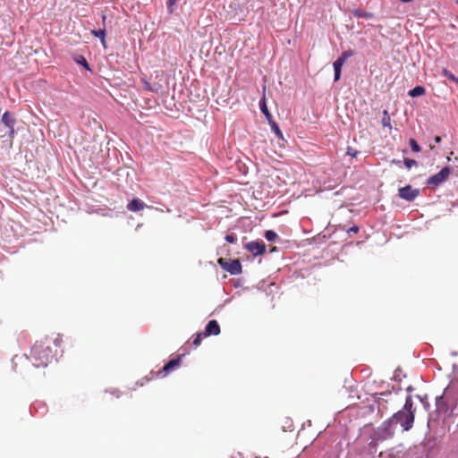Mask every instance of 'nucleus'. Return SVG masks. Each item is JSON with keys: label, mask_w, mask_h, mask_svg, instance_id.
<instances>
[{"label": "nucleus", "mask_w": 458, "mask_h": 458, "mask_svg": "<svg viewBox=\"0 0 458 458\" xmlns=\"http://www.w3.org/2000/svg\"><path fill=\"white\" fill-rule=\"evenodd\" d=\"M76 62L79 64H81L82 66H84L87 70H90L89 64H88L87 60L85 59V57L81 55V56H79V58L76 59Z\"/></svg>", "instance_id": "25"}, {"label": "nucleus", "mask_w": 458, "mask_h": 458, "mask_svg": "<svg viewBox=\"0 0 458 458\" xmlns=\"http://www.w3.org/2000/svg\"><path fill=\"white\" fill-rule=\"evenodd\" d=\"M381 123H382V125L384 127H387L390 130L392 129L391 117H390L389 113L387 112V110H384L383 111V118H382Z\"/></svg>", "instance_id": "17"}, {"label": "nucleus", "mask_w": 458, "mask_h": 458, "mask_svg": "<svg viewBox=\"0 0 458 458\" xmlns=\"http://www.w3.org/2000/svg\"><path fill=\"white\" fill-rule=\"evenodd\" d=\"M204 337H205V336H204V333H199V334H197V335H196V336H195V338L193 339L192 344H193L195 347H198V346L200 344V343H201V341H202V339H203Z\"/></svg>", "instance_id": "23"}, {"label": "nucleus", "mask_w": 458, "mask_h": 458, "mask_svg": "<svg viewBox=\"0 0 458 458\" xmlns=\"http://www.w3.org/2000/svg\"><path fill=\"white\" fill-rule=\"evenodd\" d=\"M399 1H400V2H402V3H410V2H411L412 0H399Z\"/></svg>", "instance_id": "33"}, {"label": "nucleus", "mask_w": 458, "mask_h": 458, "mask_svg": "<svg viewBox=\"0 0 458 458\" xmlns=\"http://www.w3.org/2000/svg\"><path fill=\"white\" fill-rule=\"evenodd\" d=\"M1 122L4 125H5L9 129V136L13 137L14 135V124H15V119L13 115L9 112L5 111L4 114L2 115Z\"/></svg>", "instance_id": "9"}, {"label": "nucleus", "mask_w": 458, "mask_h": 458, "mask_svg": "<svg viewBox=\"0 0 458 458\" xmlns=\"http://www.w3.org/2000/svg\"><path fill=\"white\" fill-rule=\"evenodd\" d=\"M403 164H404V165L406 166L407 169H411L412 166L418 165V163H417L416 160L410 159V158H404L403 159Z\"/></svg>", "instance_id": "21"}, {"label": "nucleus", "mask_w": 458, "mask_h": 458, "mask_svg": "<svg viewBox=\"0 0 458 458\" xmlns=\"http://www.w3.org/2000/svg\"><path fill=\"white\" fill-rule=\"evenodd\" d=\"M426 93V89L423 86H416L409 91V96L412 98L423 96Z\"/></svg>", "instance_id": "14"}, {"label": "nucleus", "mask_w": 458, "mask_h": 458, "mask_svg": "<svg viewBox=\"0 0 458 458\" xmlns=\"http://www.w3.org/2000/svg\"><path fill=\"white\" fill-rule=\"evenodd\" d=\"M145 207H146V204L139 199H133L131 201H130L127 204L128 210L132 211V212H137V211L142 210V209H144Z\"/></svg>", "instance_id": "11"}, {"label": "nucleus", "mask_w": 458, "mask_h": 458, "mask_svg": "<svg viewBox=\"0 0 458 458\" xmlns=\"http://www.w3.org/2000/svg\"><path fill=\"white\" fill-rule=\"evenodd\" d=\"M268 122H269V124L271 125L272 131L276 133V135L278 138H283V133H282L279 126L277 125V123L271 120H269Z\"/></svg>", "instance_id": "18"}, {"label": "nucleus", "mask_w": 458, "mask_h": 458, "mask_svg": "<svg viewBox=\"0 0 458 458\" xmlns=\"http://www.w3.org/2000/svg\"><path fill=\"white\" fill-rule=\"evenodd\" d=\"M352 13L356 18H365V19H372L375 17V14L373 13L362 11L360 9H353L352 11Z\"/></svg>", "instance_id": "13"}, {"label": "nucleus", "mask_w": 458, "mask_h": 458, "mask_svg": "<svg viewBox=\"0 0 458 458\" xmlns=\"http://www.w3.org/2000/svg\"><path fill=\"white\" fill-rule=\"evenodd\" d=\"M434 140H435V142H436V143H440V142H441V140H442V139H441V137H440V136H436V137L434 138Z\"/></svg>", "instance_id": "30"}, {"label": "nucleus", "mask_w": 458, "mask_h": 458, "mask_svg": "<svg viewBox=\"0 0 458 458\" xmlns=\"http://www.w3.org/2000/svg\"><path fill=\"white\" fill-rule=\"evenodd\" d=\"M245 248L254 256L262 255L266 251V245L262 241L250 242L246 244Z\"/></svg>", "instance_id": "8"}, {"label": "nucleus", "mask_w": 458, "mask_h": 458, "mask_svg": "<svg viewBox=\"0 0 458 458\" xmlns=\"http://www.w3.org/2000/svg\"><path fill=\"white\" fill-rule=\"evenodd\" d=\"M409 143H410V146L413 152L420 151V147L419 146L418 142L414 139H410Z\"/></svg>", "instance_id": "24"}, {"label": "nucleus", "mask_w": 458, "mask_h": 458, "mask_svg": "<svg viewBox=\"0 0 458 458\" xmlns=\"http://www.w3.org/2000/svg\"><path fill=\"white\" fill-rule=\"evenodd\" d=\"M420 194L418 189H412L411 185H406L399 189L398 195L401 199L407 201L414 200Z\"/></svg>", "instance_id": "7"}, {"label": "nucleus", "mask_w": 458, "mask_h": 458, "mask_svg": "<svg viewBox=\"0 0 458 458\" xmlns=\"http://www.w3.org/2000/svg\"><path fill=\"white\" fill-rule=\"evenodd\" d=\"M354 55V51L352 49L346 50L342 53L341 56H339L340 59H342L344 62H345L349 57L352 56Z\"/></svg>", "instance_id": "22"}, {"label": "nucleus", "mask_w": 458, "mask_h": 458, "mask_svg": "<svg viewBox=\"0 0 458 458\" xmlns=\"http://www.w3.org/2000/svg\"><path fill=\"white\" fill-rule=\"evenodd\" d=\"M225 240H226V242H230V243H233V242H235L236 238H235V236H234V235H233V234H227V235L225 236Z\"/></svg>", "instance_id": "28"}, {"label": "nucleus", "mask_w": 458, "mask_h": 458, "mask_svg": "<svg viewBox=\"0 0 458 458\" xmlns=\"http://www.w3.org/2000/svg\"><path fill=\"white\" fill-rule=\"evenodd\" d=\"M360 228L357 225H354L347 230L348 233H357Z\"/></svg>", "instance_id": "29"}, {"label": "nucleus", "mask_w": 458, "mask_h": 458, "mask_svg": "<svg viewBox=\"0 0 458 458\" xmlns=\"http://www.w3.org/2000/svg\"><path fill=\"white\" fill-rule=\"evenodd\" d=\"M181 361V357L178 356L175 359L170 360L160 370L157 372H150L151 377H148V380H151L154 377H165L171 370L174 369L175 368L179 367Z\"/></svg>", "instance_id": "5"}, {"label": "nucleus", "mask_w": 458, "mask_h": 458, "mask_svg": "<svg viewBox=\"0 0 458 458\" xmlns=\"http://www.w3.org/2000/svg\"><path fill=\"white\" fill-rule=\"evenodd\" d=\"M347 155L352 157H356L357 155L359 154V151L356 150L355 148H352V147H348L347 148Z\"/></svg>", "instance_id": "26"}, {"label": "nucleus", "mask_w": 458, "mask_h": 458, "mask_svg": "<svg viewBox=\"0 0 458 458\" xmlns=\"http://www.w3.org/2000/svg\"><path fill=\"white\" fill-rule=\"evenodd\" d=\"M91 34H93L95 37L98 38L101 40L102 45L106 47V30L100 29V30H91Z\"/></svg>", "instance_id": "16"}, {"label": "nucleus", "mask_w": 458, "mask_h": 458, "mask_svg": "<svg viewBox=\"0 0 458 458\" xmlns=\"http://www.w3.org/2000/svg\"><path fill=\"white\" fill-rule=\"evenodd\" d=\"M455 160L458 162V156L455 157Z\"/></svg>", "instance_id": "34"}, {"label": "nucleus", "mask_w": 458, "mask_h": 458, "mask_svg": "<svg viewBox=\"0 0 458 458\" xmlns=\"http://www.w3.org/2000/svg\"><path fill=\"white\" fill-rule=\"evenodd\" d=\"M203 333L204 336L207 337L210 335H218L220 334V326L216 320H210L207 324L205 331Z\"/></svg>", "instance_id": "10"}, {"label": "nucleus", "mask_w": 458, "mask_h": 458, "mask_svg": "<svg viewBox=\"0 0 458 458\" xmlns=\"http://www.w3.org/2000/svg\"><path fill=\"white\" fill-rule=\"evenodd\" d=\"M389 420L385 422L381 428L375 432L374 440L369 444L371 446H376L377 441H383L394 436V431L391 428Z\"/></svg>", "instance_id": "3"}, {"label": "nucleus", "mask_w": 458, "mask_h": 458, "mask_svg": "<svg viewBox=\"0 0 458 458\" xmlns=\"http://www.w3.org/2000/svg\"><path fill=\"white\" fill-rule=\"evenodd\" d=\"M259 107H260V110L261 112L265 114V116L267 118V120H271L272 118V115L271 114L269 113L268 111V108L267 106V103H266V98L265 96H263V98L260 99L259 101Z\"/></svg>", "instance_id": "15"}, {"label": "nucleus", "mask_w": 458, "mask_h": 458, "mask_svg": "<svg viewBox=\"0 0 458 458\" xmlns=\"http://www.w3.org/2000/svg\"><path fill=\"white\" fill-rule=\"evenodd\" d=\"M31 356L37 367H46L52 360V349L44 342H36L31 348Z\"/></svg>", "instance_id": "2"}, {"label": "nucleus", "mask_w": 458, "mask_h": 458, "mask_svg": "<svg viewBox=\"0 0 458 458\" xmlns=\"http://www.w3.org/2000/svg\"><path fill=\"white\" fill-rule=\"evenodd\" d=\"M345 62H344L339 57L334 62V70H335V81H337L341 77V70Z\"/></svg>", "instance_id": "12"}, {"label": "nucleus", "mask_w": 458, "mask_h": 458, "mask_svg": "<svg viewBox=\"0 0 458 458\" xmlns=\"http://www.w3.org/2000/svg\"><path fill=\"white\" fill-rule=\"evenodd\" d=\"M392 163H393V164H395V165H400L401 161H400V160L394 159V160H392Z\"/></svg>", "instance_id": "31"}, {"label": "nucleus", "mask_w": 458, "mask_h": 458, "mask_svg": "<svg viewBox=\"0 0 458 458\" xmlns=\"http://www.w3.org/2000/svg\"><path fill=\"white\" fill-rule=\"evenodd\" d=\"M412 406L413 403L411 396H407L403 410L394 413L389 420V423H400L405 431L411 429L414 422V410H412Z\"/></svg>", "instance_id": "1"}, {"label": "nucleus", "mask_w": 458, "mask_h": 458, "mask_svg": "<svg viewBox=\"0 0 458 458\" xmlns=\"http://www.w3.org/2000/svg\"><path fill=\"white\" fill-rule=\"evenodd\" d=\"M456 4H458V0L456 1Z\"/></svg>", "instance_id": "35"}, {"label": "nucleus", "mask_w": 458, "mask_h": 458, "mask_svg": "<svg viewBox=\"0 0 458 458\" xmlns=\"http://www.w3.org/2000/svg\"><path fill=\"white\" fill-rule=\"evenodd\" d=\"M265 238L268 242H273V241H275L277 238V233L276 232L272 231V230H267L265 233Z\"/></svg>", "instance_id": "20"}, {"label": "nucleus", "mask_w": 458, "mask_h": 458, "mask_svg": "<svg viewBox=\"0 0 458 458\" xmlns=\"http://www.w3.org/2000/svg\"><path fill=\"white\" fill-rule=\"evenodd\" d=\"M442 74L445 77H447L448 79L453 81L454 82L458 83V78L454 74H453L451 72H449L447 69H445V68L443 69Z\"/></svg>", "instance_id": "19"}, {"label": "nucleus", "mask_w": 458, "mask_h": 458, "mask_svg": "<svg viewBox=\"0 0 458 458\" xmlns=\"http://www.w3.org/2000/svg\"><path fill=\"white\" fill-rule=\"evenodd\" d=\"M451 174V170L448 167H444L438 172L437 174L430 176L427 180L428 185H433L435 187L440 185L443 183L447 178L449 177Z\"/></svg>", "instance_id": "6"}, {"label": "nucleus", "mask_w": 458, "mask_h": 458, "mask_svg": "<svg viewBox=\"0 0 458 458\" xmlns=\"http://www.w3.org/2000/svg\"><path fill=\"white\" fill-rule=\"evenodd\" d=\"M217 262L222 268L231 275H239L242 273V264L239 259L226 260L224 258H219Z\"/></svg>", "instance_id": "4"}, {"label": "nucleus", "mask_w": 458, "mask_h": 458, "mask_svg": "<svg viewBox=\"0 0 458 458\" xmlns=\"http://www.w3.org/2000/svg\"><path fill=\"white\" fill-rule=\"evenodd\" d=\"M177 0H167V8L169 10V13H173V6L176 4Z\"/></svg>", "instance_id": "27"}, {"label": "nucleus", "mask_w": 458, "mask_h": 458, "mask_svg": "<svg viewBox=\"0 0 458 458\" xmlns=\"http://www.w3.org/2000/svg\"><path fill=\"white\" fill-rule=\"evenodd\" d=\"M106 16L105 14L102 15V21L103 23L106 22Z\"/></svg>", "instance_id": "32"}]
</instances>
